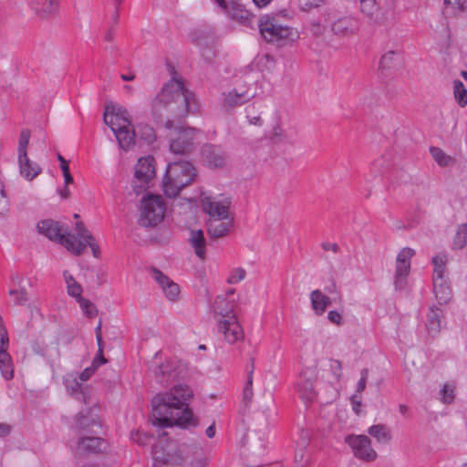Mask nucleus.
Segmentation results:
<instances>
[{
  "instance_id": "33",
  "label": "nucleus",
  "mask_w": 467,
  "mask_h": 467,
  "mask_svg": "<svg viewBox=\"0 0 467 467\" xmlns=\"http://www.w3.org/2000/svg\"><path fill=\"white\" fill-rule=\"evenodd\" d=\"M64 384L67 392L72 396H77L78 399H83L86 402V397L82 390V384L78 381V378L74 375H67L65 378Z\"/></svg>"
},
{
  "instance_id": "24",
  "label": "nucleus",
  "mask_w": 467,
  "mask_h": 467,
  "mask_svg": "<svg viewBox=\"0 0 467 467\" xmlns=\"http://www.w3.org/2000/svg\"><path fill=\"white\" fill-rule=\"evenodd\" d=\"M310 301L312 308L317 316H322L332 302L329 296H326L318 289L313 290L310 293Z\"/></svg>"
},
{
  "instance_id": "23",
  "label": "nucleus",
  "mask_w": 467,
  "mask_h": 467,
  "mask_svg": "<svg viewBox=\"0 0 467 467\" xmlns=\"http://www.w3.org/2000/svg\"><path fill=\"white\" fill-rule=\"evenodd\" d=\"M67 243V249L76 255L81 254L86 247L88 245L91 248L93 256L96 258H99L100 255V249L99 244L96 243L95 239H91L87 241L86 243L82 241H78L75 239L72 241V243L69 242V239L66 241Z\"/></svg>"
},
{
  "instance_id": "50",
  "label": "nucleus",
  "mask_w": 467,
  "mask_h": 467,
  "mask_svg": "<svg viewBox=\"0 0 467 467\" xmlns=\"http://www.w3.org/2000/svg\"><path fill=\"white\" fill-rule=\"evenodd\" d=\"M329 368L331 372L333 373L337 381H338L342 375V365L339 360L330 359Z\"/></svg>"
},
{
  "instance_id": "63",
  "label": "nucleus",
  "mask_w": 467,
  "mask_h": 467,
  "mask_svg": "<svg viewBox=\"0 0 467 467\" xmlns=\"http://www.w3.org/2000/svg\"><path fill=\"white\" fill-rule=\"evenodd\" d=\"M11 428L8 424L0 423V437H5L9 434Z\"/></svg>"
},
{
  "instance_id": "38",
  "label": "nucleus",
  "mask_w": 467,
  "mask_h": 467,
  "mask_svg": "<svg viewBox=\"0 0 467 467\" xmlns=\"http://www.w3.org/2000/svg\"><path fill=\"white\" fill-rule=\"evenodd\" d=\"M430 152L440 166H449L453 162L452 158L438 147H431Z\"/></svg>"
},
{
  "instance_id": "49",
  "label": "nucleus",
  "mask_w": 467,
  "mask_h": 467,
  "mask_svg": "<svg viewBox=\"0 0 467 467\" xmlns=\"http://www.w3.org/2000/svg\"><path fill=\"white\" fill-rule=\"evenodd\" d=\"M67 291L70 296L75 297L77 299L78 303L79 302L80 298H83L81 296L82 287L78 282L72 283L71 285H67Z\"/></svg>"
},
{
  "instance_id": "26",
  "label": "nucleus",
  "mask_w": 467,
  "mask_h": 467,
  "mask_svg": "<svg viewBox=\"0 0 467 467\" xmlns=\"http://www.w3.org/2000/svg\"><path fill=\"white\" fill-rule=\"evenodd\" d=\"M189 242L192 247L194 249L195 254L201 258L204 259L206 250V240L204 238L203 232L202 230H193L190 234Z\"/></svg>"
},
{
  "instance_id": "9",
  "label": "nucleus",
  "mask_w": 467,
  "mask_h": 467,
  "mask_svg": "<svg viewBox=\"0 0 467 467\" xmlns=\"http://www.w3.org/2000/svg\"><path fill=\"white\" fill-rule=\"evenodd\" d=\"M202 210L211 218L210 219H228L231 199L228 197L215 198L204 197L202 200Z\"/></svg>"
},
{
  "instance_id": "45",
  "label": "nucleus",
  "mask_w": 467,
  "mask_h": 467,
  "mask_svg": "<svg viewBox=\"0 0 467 467\" xmlns=\"http://www.w3.org/2000/svg\"><path fill=\"white\" fill-rule=\"evenodd\" d=\"M398 53L396 51L390 50L385 53L379 61V65L382 68H389L392 66L395 58L397 57Z\"/></svg>"
},
{
  "instance_id": "16",
  "label": "nucleus",
  "mask_w": 467,
  "mask_h": 467,
  "mask_svg": "<svg viewBox=\"0 0 467 467\" xmlns=\"http://www.w3.org/2000/svg\"><path fill=\"white\" fill-rule=\"evenodd\" d=\"M219 330L223 334L224 339L229 344H234L244 338V332L235 316L219 321Z\"/></svg>"
},
{
  "instance_id": "57",
  "label": "nucleus",
  "mask_w": 467,
  "mask_h": 467,
  "mask_svg": "<svg viewBox=\"0 0 467 467\" xmlns=\"http://www.w3.org/2000/svg\"><path fill=\"white\" fill-rule=\"evenodd\" d=\"M254 107H247L246 108V112H247V119H248V121L251 123V124H254V125H262V119L260 118V116H252L250 113L252 110H254Z\"/></svg>"
},
{
  "instance_id": "21",
  "label": "nucleus",
  "mask_w": 467,
  "mask_h": 467,
  "mask_svg": "<svg viewBox=\"0 0 467 467\" xmlns=\"http://www.w3.org/2000/svg\"><path fill=\"white\" fill-rule=\"evenodd\" d=\"M433 292L439 304H447L451 297V289L444 275H433Z\"/></svg>"
},
{
  "instance_id": "43",
  "label": "nucleus",
  "mask_w": 467,
  "mask_h": 467,
  "mask_svg": "<svg viewBox=\"0 0 467 467\" xmlns=\"http://www.w3.org/2000/svg\"><path fill=\"white\" fill-rule=\"evenodd\" d=\"M75 230H76L77 235H75V234H73V235L76 237L77 242L82 241V242L86 243L87 241L93 239V235L85 227V225L82 222H78L76 223Z\"/></svg>"
},
{
  "instance_id": "53",
  "label": "nucleus",
  "mask_w": 467,
  "mask_h": 467,
  "mask_svg": "<svg viewBox=\"0 0 467 467\" xmlns=\"http://www.w3.org/2000/svg\"><path fill=\"white\" fill-rule=\"evenodd\" d=\"M361 377L358 382V385H357V392L358 393H360L362 392L365 388H366V382H367V379H368V368H363L361 370Z\"/></svg>"
},
{
  "instance_id": "7",
  "label": "nucleus",
  "mask_w": 467,
  "mask_h": 467,
  "mask_svg": "<svg viewBox=\"0 0 467 467\" xmlns=\"http://www.w3.org/2000/svg\"><path fill=\"white\" fill-rule=\"evenodd\" d=\"M345 441L352 449L355 457L368 462L377 459L378 454L371 447V441L368 436L350 434L345 438Z\"/></svg>"
},
{
  "instance_id": "51",
  "label": "nucleus",
  "mask_w": 467,
  "mask_h": 467,
  "mask_svg": "<svg viewBox=\"0 0 467 467\" xmlns=\"http://www.w3.org/2000/svg\"><path fill=\"white\" fill-rule=\"evenodd\" d=\"M141 130V138L147 142V143H152L155 140V133L152 128L150 126H142L140 127Z\"/></svg>"
},
{
  "instance_id": "44",
  "label": "nucleus",
  "mask_w": 467,
  "mask_h": 467,
  "mask_svg": "<svg viewBox=\"0 0 467 467\" xmlns=\"http://www.w3.org/2000/svg\"><path fill=\"white\" fill-rule=\"evenodd\" d=\"M246 275V271L242 267L234 268L231 271L227 278V282L231 285L237 284L240 281L244 280Z\"/></svg>"
},
{
  "instance_id": "39",
  "label": "nucleus",
  "mask_w": 467,
  "mask_h": 467,
  "mask_svg": "<svg viewBox=\"0 0 467 467\" xmlns=\"http://www.w3.org/2000/svg\"><path fill=\"white\" fill-rule=\"evenodd\" d=\"M467 238V223L459 225L456 234L453 239V248L462 249L466 244Z\"/></svg>"
},
{
  "instance_id": "1",
  "label": "nucleus",
  "mask_w": 467,
  "mask_h": 467,
  "mask_svg": "<svg viewBox=\"0 0 467 467\" xmlns=\"http://www.w3.org/2000/svg\"><path fill=\"white\" fill-rule=\"evenodd\" d=\"M193 397L192 389L184 384L174 385L169 392L157 394L151 400L152 424L159 427L174 425L190 429L198 425L188 401Z\"/></svg>"
},
{
  "instance_id": "56",
  "label": "nucleus",
  "mask_w": 467,
  "mask_h": 467,
  "mask_svg": "<svg viewBox=\"0 0 467 467\" xmlns=\"http://www.w3.org/2000/svg\"><path fill=\"white\" fill-rule=\"evenodd\" d=\"M106 362L107 359L103 356V345H100L99 346L98 356L94 358L92 365L97 368L102 364H105Z\"/></svg>"
},
{
  "instance_id": "8",
  "label": "nucleus",
  "mask_w": 467,
  "mask_h": 467,
  "mask_svg": "<svg viewBox=\"0 0 467 467\" xmlns=\"http://www.w3.org/2000/svg\"><path fill=\"white\" fill-rule=\"evenodd\" d=\"M414 254L415 251L410 247H404L398 254L394 276V285L397 290H402L406 287L407 277L410 271V259Z\"/></svg>"
},
{
  "instance_id": "18",
  "label": "nucleus",
  "mask_w": 467,
  "mask_h": 467,
  "mask_svg": "<svg viewBox=\"0 0 467 467\" xmlns=\"http://www.w3.org/2000/svg\"><path fill=\"white\" fill-rule=\"evenodd\" d=\"M202 154L204 161L211 168H222L226 162V153L218 146L207 144L203 146Z\"/></svg>"
},
{
  "instance_id": "29",
  "label": "nucleus",
  "mask_w": 467,
  "mask_h": 467,
  "mask_svg": "<svg viewBox=\"0 0 467 467\" xmlns=\"http://www.w3.org/2000/svg\"><path fill=\"white\" fill-rule=\"evenodd\" d=\"M213 312L219 315L223 319L230 318L231 316H234L233 313V303L227 301L226 297L219 296L215 298L213 304Z\"/></svg>"
},
{
  "instance_id": "36",
  "label": "nucleus",
  "mask_w": 467,
  "mask_h": 467,
  "mask_svg": "<svg viewBox=\"0 0 467 467\" xmlns=\"http://www.w3.org/2000/svg\"><path fill=\"white\" fill-rule=\"evenodd\" d=\"M445 5L444 13L457 16L467 7V0H443Z\"/></svg>"
},
{
  "instance_id": "52",
  "label": "nucleus",
  "mask_w": 467,
  "mask_h": 467,
  "mask_svg": "<svg viewBox=\"0 0 467 467\" xmlns=\"http://www.w3.org/2000/svg\"><path fill=\"white\" fill-rule=\"evenodd\" d=\"M389 167V163L383 159L379 158L372 162V171L375 173H381Z\"/></svg>"
},
{
  "instance_id": "61",
  "label": "nucleus",
  "mask_w": 467,
  "mask_h": 467,
  "mask_svg": "<svg viewBox=\"0 0 467 467\" xmlns=\"http://www.w3.org/2000/svg\"><path fill=\"white\" fill-rule=\"evenodd\" d=\"M101 327H102V321L99 320L98 326L95 328L96 339H97L98 346L103 345L102 335H101Z\"/></svg>"
},
{
  "instance_id": "2",
  "label": "nucleus",
  "mask_w": 467,
  "mask_h": 467,
  "mask_svg": "<svg viewBox=\"0 0 467 467\" xmlns=\"http://www.w3.org/2000/svg\"><path fill=\"white\" fill-rule=\"evenodd\" d=\"M197 110L194 95L184 88L181 78H172L164 84L152 100V114L160 121L165 120L168 129L173 126V119H180Z\"/></svg>"
},
{
  "instance_id": "42",
  "label": "nucleus",
  "mask_w": 467,
  "mask_h": 467,
  "mask_svg": "<svg viewBox=\"0 0 467 467\" xmlns=\"http://www.w3.org/2000/svg\"><path fill=\"white\" fill-rule=\"evenodd\" d=\"M78 304L84 314L88 318H92L98 315V309L90 300L86 298H80Z\"/></svg>"
},
{
  "instance_id": "37",
  "label": "nucleus",
  "mask_w": 467,
  "mask_h": 467,
  "mask_svg": "<svg viewBox=\"0 0 467 467\" xmlns=\"http://www.w3.org/2000/svg\"><path fill=\"white\" fill-rule=\"evenodd\" d=\"M454 98L461 107L467 105V89L460 80L453 81Z\"/></svg>"
},
{
  "instance_id": "20",
  "label": "nucleus",
  "mask_w": 467,
  "mask_h": 467,
  "mask_svg": "<svg viewBox=\"0 0 467 467\" xmlns=\"http://www.w3.org/2000/svg\"><path fill=\"white\" fill-rule=\"evenodd\" d=\"M30 7L39 18H49L57 12L58 0H31Z\"/></svg>"
},
{
  "instance_id": "30",
  "label": "nucleus",
  "mask_w": 467,
  "mask_h": 467,
  "mask_svg": "<svg viewBox=\"0 0 467 467\" xmlns=\"http://www.w3.org/2000/svg\"><path fill=\"white\" fill-rule=\"evenodd\" d=\"M368 433L381 443H388L392 439L391 431L385 424L372 425L368 428Z\"/></svg>"
},
{
  "instance_id": "54",
  "label": "nucleus",
  "mask_w": 467,
  "mask_h": 467,
  "mask_svg": "<svg viewBox=\"0 0 467 467\" xmlns=\"http://www.w3.org/2000/svg\"><path fill=\"white\" fill-rule=\"evenodd\" d=\"M8 204L9 202L4 189L0 187V214H5L8 211Z\"/></svg>"
},
{
  "instance_id": "28",
  "label": "nucleus",
  "mask_w": 467,
  "mask_h": 467,
  "mask_svg": "<svg viewBox=\"0 0 467 467\" xmlns=\"http://www.w3.org/2000/svg\"><path fill=\"white\" fill-rule=\"evenodd\" d=\"M253 97L248 91L238 92L236 89H234L225 96L224 106L228 108L241 106L249 101Z\"/></svg>"
},
{
  "instance_id": "19",
  "label": "nucleus",
  "mask_w": 467,
  "mask_h": 467,
  "mask_svg": "<svg viewBox=\"0 0 467 467\" xmlns=\"http://www.w3.org/2000/svg\"><path fill=\"white\" fill-rule=\"evenodd\" d=\"M234 227V218L210 219L207 223V232L211 239L226 236Z\"/></svg>"
},
{
  "instance_id": "13",
  "label": "nucleus",
  "mask_w": 467,
  "mask_h": 467,
  "mask_svg": "<svg viewBox=\"0 0 467 467\" xmlns=\"http://www.w3.org/2000/svg\"><path fill=\"white\" fill-rule=\"evenodd\" d=\"M74 430L90 434H99L101 430V423L99 417L93 410H88L77 414Z\"/></svg>"
},
{
  "instance_id": "48",
  "label": "nucleus",
  "mask_w": 467,
  "mask_h": 467,
  "mask_svg": "<svg viewBox=\"0 0 467 467\" xmlns=\"http://www.w3.org/2000/svg\"><path fill=\"white\" fill-rule=\"evenodd\" d=\"M432 263L434 265L433 275H444V269H445L444 258L441 255H436L432 258Z\"/></svg>"
},
{
  "instance_id": "3",
  "label": "nucleus",
  "mask_w": 467,
  "mask_h": 467,
  "mask_svg": "<svg viewBox=\"0 0 467 467\" xmlns=\"http://www.w3.org/2000/svg\"><path fill=\"white\" fill-rule=\"evenodd\" d=\"M196 176V169L190 161L180 160L169 162L162 182L164 194L169 198L176 197L194 182Z\"/></svg>"
},
{
  "instance_id": "11",
  "label": "nucleus",
  "mask_w": 467,
  "mask_h": 467,
  "mask_svg": "<svg viewBox=\"0 0 467 467\" xmlns=\"http://www.w3.org/2000/svg\"><path fill=\"white\" fill-rule=\"evenodd\" d=\"M38 232L48 239L52 241H57L67 248V243L69 239V242L72 243L75 240V236L70 234H62L63 227L62 225L51 219L42 220L37 223Z\"/></svg>"
},
{
  "instance_id": "31",
  "label": "nucleus",
  "mask_w": 467,
  "mask_h": 467,
  "mask_svg": "<svg viewBox=\"0 0 467 467\" xmlns=\"http://www.w3.org/2000/svg\"><path fill=\"white\" fill-rule=\"evenodd\" d=\"M18 163L20 174L28 181H32L38 174H40L42 171L41 167L37 163L33 162L29 158L26 164V161H22L18 158Z\"/></svg>"
},
{
  "instance_id": "41",
  "label": "nucleus",
  "mask_w": 467,
  "mask_h": 467,
  "mask_svg": "<svg viewBox=\"0 0 467 467\" xmlns=\"http://www.w3.org/2000/svg\"><path fill=\"white\" fill-rule=\"evenodd\" d=\"M268 138L274 143H281L286 140V135L279 123H276L269 131Z\"/></svg>"
},
{
  "instance_id": "62",
  "label": "nucleus",
  "mask_w": 467,
  "mask_h": 467,
  "mask_svg": "<svg viewBox=\"0 0 467 467\" xmlns=\"http://www.w3.org/2000/svg\"><path fill=\"white\" fill-rule=\"evenodd\" d=\"M0 341L3 345L7 344L8 337L6 336V331L4 327H2V317L0 316Z\"/></svg>"
},
{
  "instance_id": "17",
  "label": "nucleus",
  "mask_w": 467,
  "mask_h": 467,
  "mask_svg": "<svg viewBox=\"0 0 467 467\" xmlns=\"http://www.w3.org/2000/svg\"><path fill=\"white\" fill-rule=\"evenodd\" d=\"M150 273L154 280L162 289L165 296L171 301L177 300L180 295L179 285L157 268H151Z\"/></svg>"
},
{
  "instance_id": "4",
  "label": "nucleus",
  "mask_w": 467,
  "mask_h": 467,
  "mask_svg": "<svg viewBox=\"0 0 467 467\" xmlns=\"http://www.w3.org/2000/svg\"><path fill=\"white\" fill-rule=\"evenodd\" d=\"M166 205L161 195L147 194L140 201L138 223L142 227H154L164 219Z\"/></svg>"
},
{
  "instance_id": "6",
  "label": "nucleus",
  "mask_w": 467,
  "mask_h": 467,
  "mask_svg": "<svg viewBox=\"0 0 467 467\" xmlns=\"http://www.w3.org/2000/svg\"><path fill=\"white\" fill-rule=\"evenodd\" d=\"M155 176V164L153 157H142L138 160L134 167V179L132 187L136 194H140L147 188Z\"/></svg>"
},
{
  "instance_id": "32",
  "label": "nucleus",
  "mask_w": 467,
  "mask_h": 467,
  "mask_svg": "<svg viewBox=\"0 0 467 467\" xmlns=\"http://www.w3.org/2000/svg\"><path fill=\"white\" fill-rule=\"evenodd\" d=\"M0 370L5 379H11L14 376L11 357L2 343L0 346Z\"/></svg>"
},
{
  "instance_id": "14",
  "label": "nucleus",
  "mask_w": 467,
  "mask_h": 467,
  "mask_svg": "<svg viewBox=\"0 0 467 467\" xmlns=\"http://www.w3.org/2000/svg\"><path fill=\"white\" fill-rule=\"evenodd\" d=\"M76 446V453H99L107 449V442L102 438L94 436L95 434H80Z\"/></svg>"
},
{
  "instance_id": "22",
  "label": "nucleus",
  "mask_w": 467,
  "mask_h": 467,
  "mask_svg": "<svg viewBox=\"0 0 467 467\" xmlns=\"http://www.w3.org/2000/svg\"><path fill=\"white\" fill-rule=\"evenodd\" d=\"M177 370V366H175L173 363L167 362L156 367L154 373L157 380L161 384H168L174 382L177 379H179V374L181 371L178 372Z\"/></svg>"
},
{
  "instance_id": "12",
  "label": "nucleus",
  "mask_w": 467,
  "mask_h": 467,
  "mask_svg": "<svg viewBox=\"0 0 467 467\" xmlns=\"http://www.w3.org/2000/svg\"><path fill=\"white\" fill-rule=\"evenodd\" d=\"M103 120L111 130H115V128L119 127L123 129L131 126L127 109L115 104L106 106Z\"/></svg>"
},
{
  "instance_id": "25",
  "label": "nucleus",
  "mask_w": 467,
  "mask_h": 467,
  "mask_svg": "<svg viewBox=\"0 0 467 467\" xmlns=\"http://www.w3.org/2000/svg\"><path fill=\"white\" fill-rule=\"evenodd\" d=\"M112 132L115 134L119 146L122 150H128L132 145H134L136 131L134 130H130V127H125L123 129L119 127L115 128V130H112Z\"/></svg>"
},
{
  "instance_id": "46",
  "label": "nucleus",
  "mask_w": 467,
  "mask_h": 467,
  "mask_svg": "<svg viewBox=\"0 0 467 467\" xmlns=\"http://www.w3.org/2000/svg\"><path fill=\"white\" fill-rule=\"evenodd\" d=\"M253 369L248 372L247 381L244 389V400L250 402L253 398Z\"/></svg>"
},
{
  "instance_id": "10",
  "label": "nucleus",
  "mask_w": 467,
  "mask_h": 467,
  "mask_svg": "<svg viewBox=\"0 0 467 467\" xmlns=\"http://www.w3.org/2000/svg\"><path fill=\"white\" fill-rule=\"evenodd\" d=\"M196 130L193 128H180L175 137L171 139L170 149L175 154H186L194 146Z\"/></svg>"
},
{
  "instance_id": "35",
  "label": "nucleus",
  "mask_w": 467,
  "mask_h": 467,
  "mask_svg": "<svg viewBox=\"0 0 467 467\" xmlns=\"http://www.w3.org/2000/svg\"><path fill=\"white\" fill-rule=\"evenodd\" d=\"M31 132L29 130H23L19 136V141H18V157L22 161H26V164L28 161V156L26 152V148L29 143Z\"/></svg>"
},
{
  "instance_id": "64",
  "label": "nucleus",
  "mask_w": 467,
  "mask_h": 467,
  "mask_svg": "<svg viewBox=\"0 0 467 467\" xmlns=\"http://www.w3.org/2000/svg\"><path fill=\"white\" fill-rule=\"evenodd\" d=\"M63 275H64L67 286L71 285L72 283H76L77 282L75 280V278L67 271H64L63 272Z\"/></svg>"
},
{
  "instance_id": "47",
  "label": "nucleus",
  "mask_w": 467,
  "mask_h": 467,
  "mask_svg": "<svg viewBox=\"0 0 467 467\" xmlns=\"http://www.w3.org/2000/svg\"><path fill=\"white\" fill-rule=\"evenodd\" d=\"M10 296H15V303L16 305H25L27 301V292L25 288H21L19 290L12 289L9 291Z\"/></svg>"
},
{
  "instance_id": "59",
  "label": "nucleus",
  "mask_w": 467,
  "mask_h": 467,
  "mask_svg": "<svg viewBox=\"0 0 467 467\" xmlns=\"http://www.w3.org/2000/svg\"><path fill=\"white\" fill-rule=\"evenodd\" d=\"M96 370V368L93 367V365H91L90 367L85 368L79 375V379L82 380V381H86L88 380L92 375L93 373L95 372Z\"/></svg>"
},
{
  "instance_id": "5",
  "label": "nucleus",
  "mask_w": 467,
  "mask_h": 467,
  "mask_svg": "<svg viewBox=\"0 0 467 467\" xmlns=\"http://www.w3.org/2000/svg\"><path fill=\"white\" fill-rule=\"evenodd\" d=\"M259 29L265 41L278 47L285 46L296 37V33L292 28L277 24L274 17L268 16L259 19Z\"/></svg>"
},
{
  "instance_id": "58",
  "label": "nucleus",
  "mask_w": 467,
  "mask_h": 467,
  "mask_svg": "<svg viewBox=\"0 0 467 467\" xmlns=\"http://www.w3.org/2000/svg\"><path fill=\"white\" fill-rule=\"evenodd\" d=\"M321 247L325 251H332L335 254L338 253L340 250L338 244L336 243L323 242Z\"/></svg>"
},
{
  "instance_id": "60",
  "label": "nucleus",
  "mask_w": 467,
  "mask_h": 467,
  "mask_svg": "<svg viewBox=\"0 0 467 467\" xmlns=\"http://www.w3.org/2000/svg\"><path fill=\"white\" fill-rule=\"evenodd\" d=\"M351 403H352V408H353V410L357 413V414H359L360 412V407H361V400H360V397H358L357 394L353 395L351 397Z\"/></svg>"
},
{
  "instance_id": "40",
  "label": "nucleus",
  "mask_w": 467,
  "mask_h": 467,
  "mask_svg": "<svg viewBox=\"0 0 467 467\" xmlns=\"http://www.w3.org/2000/svg\"><path fill=\"white\" fill-rule=\"evenodd\" d=\"M441 401L443 404H451L455 399V386L450 383H445L441 391Z\"/></svg>"
},
{
  "instance_id": "34",
  "label": "nucleus",
  "mask_w": 467,
  "mask_h": 467,
  "mask_svg": "<svg viewBox=\"0 0 467 467\" xmlns=\"http://www.w3.org/2000/svg\"><path fill=\"white\" fill-rule=\"evenodd\" d=\"M441 310L438 307H431L427 315L426 327L430 333H437L441 328Z\"/></svg>"
},
{
  "instance_id": "55",
  "label": "nucleus",
  "mask_w": 467,
  "mask_h": 467,
  "mask_svg": "<svg viewBox=\"0 0 467 467\" xmlns=\"http://www.w3.org/2000/svg\"><path fill=\"white\" fill-rule=\"evenodd\" d=\"M327 318L331 323L337 326L341 325L343 321L342 314L336 310L329 311L327 314Z\"/></svg>"
},
{
  "instance_id": "27",
  "label": "nucleus",
  "mask_w": 467,
  "mask_h": 467,
  "mask_svg": "<svg viewBox=\"0 0 467 467\" xmlns=\"http://www.w3.org/2000/svg\"><path fill=\"white\" fill-rule=\"evenodd\" d=\"M358 26V22L352 17H342L332 25V31L337 35L353 33Z\"/></svg>"
},
{
  "instance_id": "15",
  "label": "nucleus",
  "mask_w": 467,
  "mask_h": 467,
  "mask_svg": "<svg viewBox=\"0 0 467 467\" xmlns=\"http://www.w3.org/2000/svg\"><path fill=\"white\" fill-rule=\"evenodd\" d=\"M316 378L315 370L312 368H305L301 371L296 386L303 400L310 401L315 398Z\"/></svg>"
}]
</instances>
